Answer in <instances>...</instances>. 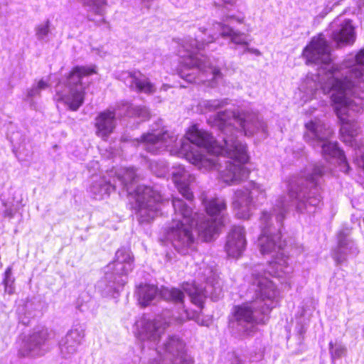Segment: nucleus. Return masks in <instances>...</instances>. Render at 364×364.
<instances>
[{"mask_svg":"<svg viewBox=\"0 0 364 364\" xmlns=\"http://www.w3.org/2000/svg\"><path fill=\"white\" fill-rule=\"evenodd\" d=\"M327 168L318 163L306 167L299 174L291 176L288 181V194L276 200L270 211L264 210L260 216L262 232L257 246L262 255H271L272 260L267 268L257 265L252 270L249 283L255 296L252 301L236 306L230 327L241 336H249L257 324H264L269 313L279 301V290L271 277L284 278L292 272L288 264L282 240V223L285 215L294 207L299 212L311 213L321 202L320 179Z\"/></svg>","mask_w":364,"mask_h":364,"instance_id":"nucleus-1","label":"nucleus"},{"mask_svg":"<svg viewBox=\"0 0 364 364\" xmlns=\"http://www.w3.org/2000/svg\"><path fill=\"white\" fill-rule=\"evenodd\" d=\"M5 276L4 279V285L14 284V279L11 277V269L8 267L5 272Z\"/></svg>","mask_w":364,"mask_h":364,"instance_id":"nucleus-28","label":"nucleus"},{"mask_svg":"<svg viewBox=\"0 0 364 364\" xmlns=\"http://www.w3.org/2000/svg\"><path fill=\"white\" fill-rule=\"evenodd\" d=\"M228 103V99L202 100L198 106L203 112H213L223 107Z\"/></svg>","mask_w":364,"mask_h":364,"instance_id":"nucleus-23","label":"nucleus"},{"mask_svg":"<svg viewBox=\"0 0 364 364\" xmlns=\"http://www.w3.org/2000/svg\"><path fill=\"white\" fill-rule=\"evenodd\" d=\"M208 31V39L202 38L201 43L197 39L188 38L180 44L178 50L181 58L178 75L188 82L214 87L222 80L223 74L220 68L213 65L209 58L200 53L205 48V45L214 42L220 36L230 38L234 44L244 47L249 43L244 33L235 31L222 23H213Z\"/></svg>","mask_w":364,"mask_h":364,"instance_id":"nucleus-4","label":"nucleus"},{"mask_svg":"<svg viewBox=\"0 0 364 364\" xmlns=\"http://www.w3.org/2000/svg\"><path fill=\"white\" fill-rule=\"evenodd\" d=\"M305 141L314 149L321 148V154L326 159H336L341 164L348 168L346 158L336 142L329 141L333 131L328 125L320 119L311 120L305 124Z\"/></svg>","mask_w":364,"mask_h":364,"instance_id":"nucleus-10","label":"nucleus"},{"mask_svg":"<svg viewBox=\"0 0 364 364\" xmlns=\"http://www.w3.org/2000/svg\"><path fill=\"white\" fill-rule=\"evenodd\" d=\"M230 18L235 19L238 23H242L244 21V16H238L235 18V16H230Z\"/></svg>","mask_w":364,"mask_h":364,"instance_id":"nucleus-34","label":"nucleus"},{"mask_svg":"<svg viewBox=\"0 0 364 364\" xmlns=\"http://www.w3.org/2000/svg\"><path fill=\"white\" fill-rule=\"evenodd\" d=\"M182 288L189 296L191 302L200 309L203 308L205 298L210 297L213 301H217L222 294L220 282L215 277L208 278L204 287L186 283L183 284Z\"/></svg>","mask_w":364,"mask_h":364,"instance_id":"nucleus-14","label":"nucleus"},{"mask_svg":"<svg viewBox=\"0 0 364 364\" xmlns=\"http://www.w3.org/2000/svg\"><path fill=\"white\" fill-rule=\"evenodd\" d=\"M36 85L41 91L46 90L49 86L48 82L43 79L40 80Z\"/></svg>","mask_w":364,"mask_h":364,"instance_id":"nucleus-30","label":"nucleus"},{"mask_svg":"<svg viewBox=\"0 0 364 364\" xmlns=\"http://www.w3.org/2000/svg\"><path fill=\"white\" fill-rule=\"evenodd\" d=\"M350 233V230L345 228L341 230L337 234L338 246L333 250V257L338 264L355 257L358 253L357 246L349 237Z\"/></svg>","mask_w":364,"mask_h":364,"instance_id":"nucleus-16","label":"nucleus"},{"mask_svg":"<svg viewBox=\"0 0 364 364\" xmlns=\"http://www.w3.org/2000/svg\"><path fill=\"white\" fill-rule=\"evenodd\" d=\"M187 320H194L201 326L209 325V321L201 319L196 311L183 309L177 317H173L170 311H166L153 320L145 316L139 318L135 323V335L141 342L149 343V348H154V352L159 356L157 359H154L156 364L159 361L162 364H193V358L186 353L185 343L180 338L169 336L162 346H158L168 326L173 323L181 324Z\"/></svg>","mask_w":364,"mask_h":364,"instance_id":"nucleus-5","label":"nucleus"},{"mask_svg":"<svg viewBox=\"0 0 364 364\" xmlns=\"http://www.w3.org/2000/svg\"><path fill=\"white\" fill-rule=\"evenodd\" d=\"M4 215L7 216V217H9V218L13 217L12 210H8V209L6 210L5 212H4Z\"/></svg>","mask_w":364,"mask_h":364,"instance_id":"nucleus-35","label":"nucleus"},{"mask_svg":"<svg viewBox=\"0 0 364 364\" xmlns=\"http://www.w3.org/2000/svg\"><path fill=\"white\" fill-rule=\"evenodd\" d=\"M134 256L129 248L122 247L115 258L105 268V276L98 282L97 289L105 296H114L127 282V276L133 270Z\"/></svg>","mask_w":364,"mask_h":364,"instance_id":"nucleus-8","label":"nucleus"},{"mask_svg":"<svg viewBox=\"0 0 364 364\" xmlns=\"http://www.w3.org/2000/svg\"><path fill=\"white\" fill-rule=\"evenodd\" d=\"M95 73V66H75L64 82L55 86V100L62 102L69 109L77 111L84 102L85 87L84 77Z\"/></svg>","mask_w":364,"mask_h":364,"instance_id":"nucleus-9","label":"nucleus"},{"mask_svg":"<svg viewBox=\"0 0 364 364\" xmlns=\"http://www.w3.org/2000/svg\"><path fill=\"white\" fill-rule=\"evenodd\" d=\"M50 25V21L48 19L35 26V36L38 41L46 43L49 41V35L51 33Z\"/></svg>","mask_w":364,"mask_h":364,"instance_id":"nucleus-22","label":"nucleus"},{"mask_svg":"<svg viewBox=\"0 0 364 364\" xmlns=\"http://www.w3.org/2000/svg\"><path fill=\"white\" fill-rule=\"evenodd\" d=\"M266 197L265 190L255 182H250L248 186L235 192L232 207L238 218L248 219L250 207L255 203H260Z\"/></svg>","mask_w":364,"mask_h":364,"instance_id":"nucleus-12","label":"nucleus"},{"mask_svg":"<svg viewBox=\"0 0 364 364\" xmlns=\"http://www.w3.org/2000/svg\"><path fill=\"white\" fill-rule=\"evenodd\" d=\"M209 122L222 132L221 141L215 140L208 132L193 125L186 137L177 141V136L164 128L151 129L136 139L137 145L151 154L167 150L172 155L185 157L199 169H217L222 180L236 184L248 177L250 171L244 166L249 156L247 146L237 139L238 128L246 136H267V127L258 114L250 109L220 112L210 118Z\"/></svg>","mask_w":364,"mask_h":364,"instance_id":"nucleus-2","label":"nucleus"},{"mask_svg":"<svg viewBox=\"0 0 364 364\" xmlns=\"http://www.w3.org/2000/svg\"><path fill=\"white\" fill-rule=\"evenodd\" d=\"M5 287V291L7 292L9 294H11L14 291V284L11 285H4Z\"/></svg>","mask_w":364,"mask_h":364,"instance_id":"nucleus-32","label":"nucleus"},{"mask_svg":"<svg viewBox=\"0 0 364 364\" xmlns=\"http://www.w3.org/2000/svg\"><path fill=\"white\" fill-rule=\"evenodd\" d=\"M244 48H245V49H244V51L242 52V53L248 52L250 53H253L256 55H260V54H261L259 50L257 48H249L248 46H245Z\"/></svg>","mask_w":364,"mask_h":364,"instance_id":"nucleus-31","label":"nucleus"},{"mask_svg":"<svg viewBox=\"0 0 364 364\" xmlns=\"http://www.w3.org/2000/svg\"><path fill=\"white\" fill-rule=\"evenodd\" d=\"M207 30H208V29H206V28H200V31H201V33H205V31H207Z\"/></svg>","mask_w":364,"mask_h":364,"instance_id":"nucleus-37","label":"nucleus"},{"mask_svg":"<svg viewBox=\"0 0 364 364\" xmlns=\"http://www.w3.org/2000/svg\"><path fill=\"white\" fill-rule=\"evenodd\" d=\"M113 171H110L107 176H95L92 178L89 191L96 199H102L109 196L110 193L115 190L117 186L112 180Z\"/></svg>","mask_w":364,"mask_h":364,"instance_id":"nucleus-20","label":"nucleus"},{"mask_svg":"<svg viewBox=\"0 0 364 364\" xmlns=\"http://www.w3.org/2000/svg\"><path fill=\"white\" fill-rule=\"evenodd\" d=\"M307 63L320 65L317 80L319 85L333 80L342 84V89L353 94L364 91V48L355 56L346 59L342 65L331 63V48L322 34L312 38L303 51Z\"/></svg>","mask_w":364,"mask_h":364,"instance_id":"nucleus-6","label":"nucleus"},{"mask_svg":"<svg viewBox=\"0 0 364 364\" xmlns=\"http://www.w3.org/2000/svg\"><path fill=\"white\" fill-rule=\"evenodd\" d=\"M225 4H233L235 3L236 0H222Z\"/></svg>","mask_w":364,"mask_h":364,"instance_id":"nucleus-36","label":"nucleus"},{"mask_svg":"<svg viewBox=\"0 0 364 364\" xmlns=\"http://www.w3.org/2000/svg\"><path fill=\"white\" fill-rule=\"evenodd\" d=\"M151 171L158 177H164L168 171V166L164 161H154L150 164Z\"/></svg>","mask_w":364,"mask_h":364,"instance_id":"nucleus-25","label":"nucleus"},{"mask_svg":"<svg viewBox=\"0 0 364 364\" xmlns=\"http://www.w3.org/2000/svg\"><path fill=\"white\" fill-rule=\"evenodd\" d=\"M136 117L141 121L149 118L150 113L146 106L134 105L128 102H121L113 110L107 109L99 113L95 118L96 135L106 141L116 127V115Z\"/></svg>","mask_w":364,"mask_h":364,"instance_id":"nucleus-11","label":"nucleus"},{"mask_svg":"<svg viewBox=\"0 0 364 364\" xmlns=\"http://www.w3.org/2000/svg\"><path fill=\"white\" fill-rule=\"evenodd\" d=\"M231 364H243V363H242V361L238 357L235 356L231 361Z\"/></svg>","mask_w":364,"mask_h":364,"instance_id":"nucleus-33","label":"nucleus"},{"mask_svg":"<svg viewBox=\"0 0 364 364\" xmlns=\"http://www.w3.org/2000/svg\"><path fill=\"white\" fill-rule=\"evenodd\" d=\"M85 5L89 8V11L94 14L103 16L106 13L107 6V0H83Z\"/></svg>","mask_w":364,"mask_h":364,"instance_id":"nucleus-24","label":"nucleus"},{"mask_svg":"<svg viewBox=\"0 0 364 364\" xmlns=\"http://www.w3.org/2000/svg\"><path fill=\"white\" fill-rule=\"evenodd\" d=\"M306 83L308 85L306 92L310 94L313 97L316 93L318 85L316 84L314 81L310 80L309 79H307Z\"/></svg>","mask_w":364,"mask_h":364,"instance_id":"nucleus-27","label":"nucleus"},{"mask_svg":"<svg viewBox=\"0 0 364 364\" xmlns=\"http://www.w3.org/2000/svg\"><path fill=\"white\" fill-rule=\"evenodd\" d=\"M84 336V330L81 326H76L72 328L59 343L60 350L63 356L68 358L74 354L80 345Z\"/></svg>","mask_w":364,"mask_h":364,"instance_id":"nucleus-19","label":"nucleus"},{"mask_svg":"<svg viewBox=\"0 0 364 364\" xmlns=\"http://www.w3.org/2000/svg\"><path fill=\"white\" fill-rule=\"evenodd\" d=\"M331 37L338 45L352 44L355 40V34L352 21L350 19L336 18L330 25Z\"/></svg>","mask_w":364,"mask_h":364,"instance_id":"nucleus-17","label":"nucleus"},{"mask_svg":"<svg viewBox=\"0 0 364 364\" xmlns=\"http://www.w3.org/2000/svg\"><path fill=\"white\" fill-rule=\"evenodd\" d=\"M48 328L41 329L33 332L27 338L23 341L18 350V353L23 357L40 356L46 351V341L50 338Z\"/></svg>","mask_w":364,"mask_h":364,"instance_id":"nucleus-15","label":"nucleus"},{"mask_svg":"<svg viewBox=\"0 0 364 364\" xmlns=\"http://www.w3.org/2000/svg\"><path fill=\"white\" fill-rule=\"evenodd\" d=\"M127 84L135 92L151 95L156 92V86L150 79L139 70L128 72Z\"/></svg>","mask_w":364,"mask_h":364,"instance_id":"nucleus-21","label":"nucleus"},{"mask_svg":"<svg viewBox=\"0 0 364 364\" xmlns=\"http://www.w3.org/2000/svg\"><path fill=\"white\" fill-rule=\"evenodd\" d=\"M247 245L245 230L242 226H233L230 230L225 249L229 257L237 258L242 255Z\"/></svg>","mask_w":364,"mask_h":364,"instance_id":"nucleus-18","label":"nucleus"},{"mask_svg":"<svg viewBox=\"0 0 364 364\" xmlns=\"http://www.w3.org/2000/svg\"><path fill=\"white\" fill-rule=\"evenodd\" d=\"M171 176L178 191L187 201L173 198L174 213L166 230V237L178 253L188 255L195 250L193 227L204 241H210L224 225L226 203L223 198H203L208 215H199L193 210V195L191 189L196 181L195 176L181 165L173 167Z\"/></svg>","mask_w":364,"mask_h":364,"instance_id":"nucleus-3","label":"nucleus"},{"mask_svg":"<svg viewBox=\"0 0 364 364\" xmlns=\"http://www.w3.org/2000/svg\"><path fill=\"white\" fill-rule=\"evenodd\" d=\"M112 180L117 185L122 186L128 195L135 201L134 209L138 221L140 223H149L157 215L163 202L160 192L153 187L138 186L132 193L136 174L134 168H120L112 170Z\"/></svg>","mask_w":364,"mask_h":364,"instance_id":"nucleus-7","label":"nucleus"},{"mask_svg":"<svg viewBox=\"0 0 364 364\" xmlns=\"http://www.w3.org/2000/svg\"><path fill=\"white\" fill-rule=\"evenodd\" d=\"M41 92V91L35 85L28 90L27 97L29 98H33L40 96Z\"/></svg>","mask_w":364,"mask_h":364,"instance_id":"nucleus-29","label":"nucleus"},{"mask_svg":"<svg viewBox=\"0 0 364 364\" xmlns=\"http://www.w3.org/2000/svg\"><path fill=\"white\" fill-rule=\"evenodd\" d=\"M329 352L331 359L333 360L344 355L346 352V348L341 343L333 344L331 341L329 343Z\"/></svg>","mask_w":364,"mask_h":364,"instance_id":"nucleus-26","label":"nucleus"},{"mask_svg":"<svg viewBox=\"0 0 364 364\" xmlns=\"http://www.w3.org/2000/svg\"><path fill=\"white\" fill-rule=\"evenodd\" d=\"M136 294L139 304L146 306L154 304L159 298L171 301L176 304H183L184 294L176 288L162 287L159 291L158 287L154 284H141L137 287Z\"/></svg>","mask_w":364,"mask_h":364,"instance_id":"nucleus-13","label":"nucleus"}]
</instances>
